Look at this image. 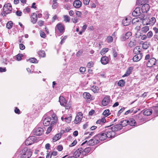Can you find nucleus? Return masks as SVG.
<instances>
[{"mask_svg": "<svg viewBox=\"0 0 158 158\" xmlns=\"http://www.w3.org/2000/svg\"><path fill=\"white\" fill-rule=\"evenodd\" d=\"M156 22V19L154 17H152L151 19H150L149 22H146V23H145V24H146V25H153Z\"/></svg>", "mask_w": 158, "mask_h": 158, "instance_id": "nucleus-27", "label": "nucleus"}, {"mask_svg": "<svg viewBox=\"0 0 158 158\" xmlns=\"http://www.w3.org/2000/svg\"><path fill=\"white\" fill-rule=\"evenodd\" d=\"M149 30V27L148 26H145L143 27L141 29V31L143 33L147 32Z\"/></svg>", "mask_w": 158, "mask_h": 158, "instance_id": "nucleus-39", "label": "nucleus"}, {"mask_svg": "<svg viewBox=\"0 0 158 158\" xmlns=\"http://www.w3.org/2000/svg\"><path fill=\"white\" fill-rule=\"evenodd\" d=\"M83 96L84 98L85 99L89 100H91L92 99L91 95L89 93H84L83 94Z\"/></svg>", "mask_w": 158, "mask_h": 158, "instance_id": "nucleus-26", "label": "nucleus"}, {"mask_svg": "<svg viewBox=\"0 0 158 158\" xmlns=\"http://www.w3.org/2000/svg\"><path fill=\"white\" fill-rule=\"evenodd\" d=\"M145 0H137L136 3L138 5H142L143 4V3L145 2Z\"/></svg>", "mask_w": 158, "mask_h": 158, "instance_id": "nucleus-49", "label": "nucleus"}, {"mask_svg": "<svg viewBox=\"0 0 158 158\" xmlns=\"http://www.w3.org/2000/svg\"><path fill=\"white\" fill-rule=\"evenodd\" d=\"M63 149L62 146L61 145H59L57 146V149L59 151H61Z\"/></svg>", "mask_w": 158, "mask_h": 158, "instance_id": "nucleus-64", "label": "nucleus"}, {"mask_svg": "<svg viewBox=\"0 0 158 158\" xmlns=\"http://www.w3.org/2000/svg\"><path fill=\"white\" fill-rule=\"evenodd\" d=\"M57 0H53L52 7L53 9H56L58 6V4L57 2Z\"/></svg>", "mask_w": 158, "mask_h": 158, "instance_id": "nucleus-33", "label": "nucleus"}, {"mask_svg": "<svg viewBox=\"0 0 158 158\" xmlns=\"http://www.w3.org/2000/svg\"><path fill=\"white\" fill-rule=\"evenodd\" d=\"M100 61L102 64L105 65L108 63L109 59L107 56H104L101 58Z\"/></svg>", "mask_w": 158, "mask_h": 158, "instance_id": "nucleus-19", "label": "nucleus"}, {"mask_svg": "<svg viewBox=\"0 0 158 158\" xmlns=\"http://www.w3.org/2000/svg\"><path fill=\"white\" fill-rule=\"evenodd\" d=\"M44 130L41 127H36L33 131L34 135L38 136L41 135L43 132Z\"/></svg>", "mask_w": 158, "mask_h": 158, "instance_id": "nucleus-6", "label": "nucleus"}, {"mask_svg": "<svg viewBox=\"0 0 158 158\" xmlns=\"http://www.w3.org/2000/svg\"><path fill=\"white\" fill-rule=\"evenodd\" d=\"M106 120L104 118H102L101 119H99L96 122L97 124H102L106 122Z\"/></svg>", "mask_w": 158, "mask_h": 158, "instance_id": "nucleus-37", "label": "nucleus"}, {"mask_svg": "<svg viewBox=\"0 0 158 158\" xmlns=\"http://www.w3.org/2000/svg\"><path fill=\"white\" fill-rule=\"evenodd\" d=\"M31 22L33 23H35L37 21V14L34 13L31 15Z\"/></svg>", "mask_w": 158, "mask_h": 158, "instance_id": "nucleus-17", "label": "nucleus"}, {"mask_svg": "<svg viewBox=\"0 0 158 158\" xmlns=\"http://www.w3.org/2000/svg\"><path fill=\"white\" fill-rule=\"evenodd\" d=\"M110 101L109 97L108 96L105 97L102 100V104L103 106H106L109 103Z\"/></svg>", "mask_w": 158, "mask_h": 158, "instance_id": "nucleus-14", "label": "nucleus"}, {"mask_svg": "<svg viewBox=\"0 0 158 158\" xmlns=\"http://www.w3.org/2000/svg\"><path fill=\"white\" fill-rule=\"evenodd\" d=\"M72 119V115L71 114H69L68 117L64 118L65 121L68 123H70Z\"/></svg>", "mask_w": 158, "mask_h": 158, "instance_id": "nucleus-34", "label": "nucleus"}, {"mask_svg": "<svg viewBox=\"0 0 158 158\" xmlns=\"http://www.w3.org/2000/svg\"><path fill=\"white\" fill-rule=\"evenodd\" d=\"M91 148L90 147H87L85 148H82V155H83V156L86 155L89 152Z\"/></svg>", "mask_w": 158, "mask_h": 158, "instance_id": "nucleus-24", "label": "nucleus"}, {"mask_svg": "<svg viewBox=\"0 0 158 158\" xmlns=\"http://www.w3.org/2000/svg\"><path fill=\"white\" fill-rule=\"evenodd\" d=\"M94 65V63L92 61H90L87 64V67L89 68H90L91 67H92Z\"/></svg>", "mask_w": 158, "mask_h": 158, "instance_id": "nucleus-56", "label": "nucleus"}, {"mask_svg": "<svg viewBox=\"0 0 158 158\" xmlns=\"http://www.w3.org/2000/svg\"><path fill=\"white\" fill-rule=\"evenodd\" d=\"M106 40L108 43L112 42L113 40V37L110 36H107L106 38Z\"/></svg>", "mask_w": 158, "mask_h": 158, "instance_id": "nucleus-50", "label": "nucleus"}, {"mask_svg": "<svg viewBox=\"0 0 158 158\" xmlns=\"http://www.w3.org/2000/svg\"><path fill=\"white\" fill-rule=\"evenodd\" d=\"M105 133L106 137L108 138H114L115 135V132L113 131L110 127L106 129Z\"/></svg>", "mask_w": 158, "mask_h": 158, "instance_id": "nucleus-3", "label": "nucleus"}, {"mask_svg": "<svg viewBox=\"0 0 158 158\" xmlns=\"http://www.w3.org/2000/svg\"><path fill=\"white\" fill-rule=\"evenodd\" d=\"M149 19L147 17H146L145 18L144 17L143 20V24H144L145 25H146V24H145V23H146V22H149Z\"/></svg>", "mask_w": 158, "mask_h": 158, "instance_id": "nucleus-54", "label": "nucleus"}, {"mask_svg": "<svg viewBox=\"0 0 158 158\" xmlns=\"http://www.w3.org/2000/svg\"><path fill=\"white\" fill-rule=\"evenodd\" d=\"M87 144L89 145H94V140H93V139L89 140L87 142Z\"/></svg>", "mask_w": 158, "mask_h": 158, "instance_id": "nucleus-55", "label": "nucleus"}, {"mask_svg": "<svg viewBox=\"0 0 158 158\" xmlns=\"http://www.w3.org/2000/svg\"><path fill=\"white\" fill-rule=\"evenodd\" d=\"M12 10L11 5L10 3L5 4L3 7V11L1 13L3 16H6V15L10 14Z\"/></svg>", "mask_w": 158, "mask_h": 158, "instance_id": "nucleus-1", "label": "nucleus"}, {"mask_svg": "<svg viewBox=\"0 0 158 158\" xmlns=\"http://www.w3.org/2000/svg\"><path fill=\"white\" fill-rule=\"evenodd\" d=\"M156 63V59L154 58H153L149 60L147 64V65L148 67H151L154 65Z\"/></svg>", "mask_w": 158, "mask_h": 158, "instance_id": "nucleus-8", "label": "nucleus"}, {"mask_svg": "<svg viewBox=\"0 0 158 158\" xmlns=\"http://www.w3.org/2000/svg\"><path fill=\"white\" fill-rule=\"evenodd\" d=\"M91 90L94 93H97L99 91L98 87L96 86H93L91 88Z\"/></svg>", "mask_w": 158, "mask_h": 158, "instance_id": "nucleus-40", "label": "nucleus"}, {"mask_svg": "<svg viewBox=\"0 0 158 158\" xmlns=\"http://www.w3.org/2000/svg\"><path fill=\"white\" fill-rule=\"evenodd\" d=\"M113 55L114 58L117 57V53L114 49H113Z\"/></svg>", "mask_w": 158, "mask_h": 158, "instance_id": "nucleus-59", "label": "nucleus"}, {"mask_svg": "<svg viewBox=\"0 0 158 158\" xmlns=\"http://www.w3.org/2000/svg\"><path fill=\"white\" fill-rule=\"evenodd\" d=\"M51 119L50 117H47L45 118L43 121V124L44 126H48L50 123Z\"/></svg>", "mask_w": 158, "mask_h": 158, "instance_id": "nucleus-15", "label": "nucleus"}, {"mask_svg": "<svg viewBox=\"0 0 158 158\" xmlns=\"http://www.w3.org/2000/svg\"><path fill=\"white\" fill-rule=\"evenodd\" d=\"M147 38H150L153 35L152 32L151 31H149L146 34Z\"/></svg>", "mask_w": 158, "mask_h": 158, "instance_id": "nucleus-47", "label": "nucleus"}, {"mask_svg": "<svg viewBox=\"0 0 158 158\" xmlns=\"http://www.w3.org/2000/svg\"><path fill=\"white\" fill-rule=\"evenodd\" d=\"M132 69L131 67H130L129 69H128L127 70L126 73L122 76L123 77H124L129 75L131 72Z\"/></svg>", "mask_w": 158, "mask_h": 158, "instance_id": "nucleus-36", "label": "nucleus"}, {"mask_svg": "<svg viewBox=\"0 0 158 158\" xmlns=\"http://www.w3.org/2000/svg\"><path fill=\"white\" fill-rule=\"evenodd\" d=\"M149 44H147V43L144 42L142 45V47L143 49H147L149 47Z\"/></svg>", "mask_w": 158, "mask_h": 158, "instance_id": "nucleus-53", "label": "nucleus"}, {"mask_svg": "<svg viewBox=\"0 0 158 158\" xmlns=\"http://www.w3.org/2000/svg\"><path fill=\"white\" fill-rule=\"evenodd\" d=\"M139 18H138L137 17L133 19L132 22L133 24H135L138 23H139L140 21L139 19Z\"/></svg>", "mask_w": 158, "mask_h": 158, "instance_id": "nucleus-42", "label": "nucleus"}, {"mask_svg": "<svg viewBox=\"0 0 158 158\" xmlns=\"http://www.w3.org/2000/svg\"><path fill=\"white\" fill-rule=\"evenodd\" d=\"M52 118L53 120L55 121L57 120V117L56 114H54L52 115Z\"/></svg>", "mask_w": 158, "mask_h": 158, "instance_id": "nucleus-61", "label": "nucleus"}, {"mask_svg": "<svg viewBox=\"0 0 158 158\" xmlns=\"http://www.w3.org/2000/svg\"><path fill=\"white\" fill-rule=\"evenodd\" d=\"M136 41L135 39H130V41L128 44V46L130 48L133 47L136 45Z\"/></svg>", "mask_w": 158, "mask_h": 158, "instance_id": "nucleus-16", "label": "nucleus"}, {"mask_svg": "<svg viewBox=\"0 0 158 158\" xmlns=\"http://www.w3.org/2000/svg\"><path fill=\"white\" fill-rule=\"evenodd\" d=\"M64 20L66 22H69L70 20V18L69 16L67 15H65L64 16Z\"/></svg>", "mask_w": 158, "mask_h": 158, "instance_id": "nucleus-46", "label": "nucleus"}, {"mask_svg": "<svg viewBox=\"0 0 158 158\" xmlns=\"http://www.w3.org/2000/svg\"><path fill=\"white\" fill-rule=\"evenodd\" d=\"M150 7L148 4H144L141 7V10L143 13H147L149 10Z\"/></svg>", "mask_w": 158, "mask_h": 158, "instance_id": "nucleus-10", "label": "nucleus"}, {"mask_svg": "<svg viewBox=\"0 0 158 158\" xmlns=\"http://www.w3.org/2000/svg\"><path fill=\"white\" fill-rule=\"evenodd\" d=\"M36 137L35 136H31L29 137L25 141V144L27 145L31 144L36 141Z\"/></svg>", "mask_w": 158, "mask_h": 158, "instance_id": "nucleus-4", "label": "nucleus"}, {"mask_svg": "<svg viewBox=\"0 0 158 158\" xmlns=\"http://www.w3.org/2000/svg\"><path fill=\"white\" fill-rule=\"evenodd\" d=\"M110 114L109 113V110H106L103 113V115L106 117H107Z\"/></svg>", "mask_w": 158, "mask_h": 158, "instance_id": "nucleus-48", "label": "nucleus"}, {"mask_svg": "<svg viewBox=\"0 0 158 158\" xmlns=\"http://www.w3.org/2000/svg\"><path fill=\"white\" fill-rule=\"evenodd\" d=\"M82 148H79L74 153V156L76 158L78 157L79 158H81L83 157V155H82V152H81Z\"/></svg>", "mask_w": 158, "mask_h": 158, "instance_id": "nucleus-7", "label": "nucleus"}, {"mask_svg": "<svg viewBox=\"0 0 158 158\" xmlns=\"http://www.w3.org/2000/svg\"><path fill=\"white\" fill-rule=\"evenodd\" d=\"M56 31L58 30L60 33H63L64 31V26L60 23L58 24L55 28Z\"/></svg>", "mask_w": 158, "mask_h": 158, "instance_id": "nucleus-9", "label": "nucleus"}, {"mask_svg": "<svg viewBox=\"0 0 158 158\" xmlns=\"http://www.w3.org/2000/svg\"><path fill=\"white\" fill-rule=\"evenodd\" d=\"M119 125L121 126V128L122 127H125L128 124V121L127 120H124L122 121H121Z\"/></svg>", "mask_w": 158, "mask_h": 158, "instance_id": "nucleus-32", "label": "nucleus"}, {"mask_svg": "<svg viewBox=\"0 0 158 158\" xmlns=\"http://www.w3.org/2000/svg\"><path fill=\"white\" fill-rule=\"evenodd\" d=\"M131 33L130 32H128L124 35L122 36L121 38V40L123 41H125L127 39H128L129 37L131 35Z\"/></svg>", "mask_w": 158, "mask_h": 158, "instance_id": "nucleus-18", "label": "nucleus"}, {"mask_svg": "<svg viewBox=\"0 0 158 158\" xmlns=\"http://www.w3.org/2000/svg\"><path fill=\"white\" fill-rule=\"evenodd\" d=\"M80 72L83 73L85 71V68L84 67H81L79 69Z\"/></svg>", "mask_w": 158, "mask_h": 158, "instance_id": "nucleus-62", "label": "nucleus"}, {"mask_svg": "<svg viewBox=\"0 0 158 158\" xmlns=\"http://www.w3.org/2000/svg\"><path fill=\"white\" fill-rule=\"evenodd\" d=\"M39 55L42 57H44L45 56L46 54L44 51L40 50L39 52Z\"/></svg>", "mask_w": 158, "mask_h": 158, "instance_id": "nucleus-43", "label": "nucleus"}, {"mask_svg": "<svg viewBox=\"0 0 158 158\" xmlns=\"http://www.w3.org/2000/svg\"><path fill=\"white\" fill-rule=\"evenodd\" d=\"M94 142V145L97 144L99 143L100 140L97 135H95L93 138Z\"/></svg>", "mask_w": 158, "mask_h": 158, "instance_id": "nucleus-38", "label": "nucleus"}, {"mask_svg": "<svg viewBox=\"0 0 158 158\" xmlns=\"http://www.w3.org/2000/svg\"><path fill=\"white\" fill-rule=\"evenodd\" d=\"M97 135L98 136L100 140H104L107 138L105 133H100Z\"/></svg>", "mask_w": 158, "mask_h": 158, "instance_id": "nucleus-21", "label": "nucleus"}, {"mask_svg": "<svg viewBox=\"0 0 158 158\" xmlns=\"http://www.w3.org/2000/svg\"><path fill=\"white\" fill-rule=\"evenodd\" d=\"M143 55L142 53H139L135 55L133 58L134 62H137L140 60L142 58Z\"/></svg>", "mask_w": 158, "mask_h": 158, "instance_id": "nucleus-13", "label": "nucleus"}, {"mask_svg": "<svg viewBox=\"0 0 158 158\" xmlns=\"http://www.w3.org/2000/svg\"><path fill=\"white\" fill-rule=\"evenodd\" d=\"M125 82L123 80H121L119 81L118 82V85L120 87H123L125 85Z\"/></svg>", "mask_w": 158, "mask_h": 158, "instance_id": "nucleus-45", "label": "nucleus"}, {"mask_svg": "<svg viewBox=\"0 0 158 158\" xmlns=\"http://www.w3.org/2000/svg\"><path fill=\"white\" fill-rule=\"evenodd\" d=\"M59 101L60 102V104L62 106L65 105L66 103L67 102L65 99L62 96H60L59 97Z\"/></svg>", "mask_w": 158, "mask_h": 158, "instance_id": "nucleus-20", "label": "nucleus"}, {"mask_svg": "<svg viewBox=\"0 0 158 158\" xmlns=\"http://www.w3.org/2000/svg\"><path fill=\"white\" fill-rule=\"evenodd\" d=\"M71 20L74 23H76L78 22V19L77 17L72 18Z\"/></svg>", "mask_w": 158, "mask_h": 158, "instance_id": "nucleus-60", "label": "nucleus"}, {"mask_svg": "<svg viewBox=\"0 0 158 158\" xmlns=\"http://www.w3.org/2000/svg\"><path fill=\"white\" fill-rule=\"evenodd\" d=\"M152 109H148L145 110L143 112V113L144 115L146 116H149L152 114Z\"/></svg>", "mask_w": 158, "mask_h": 158, "instance_id": "nucleus-28", "label": "nucleus"}, {"mask_svg": "<svg viewBox=\"0 0 158 158\" xmlns=\"http://www.w3.org/2000/svg\"><path fill=\"white\" fill-rule=\"evenodd\" d=\"M141 49L140 47L139 46H137L135 47L133 50V52L135 54H139L140 53V52H141Z\"/></svg>", "mask_w": 158, "mask_h": 158, "instance_id": "nucleus-30", "label": "nucleus"}, {"mask_svg": "<svg viewBox=\"0 0 158 158\" xmlns=\"http://www.w3.org/2000/svg\"><path fill=\"white\" fill-rule=\"evenodd\" d=\"M110 128H111V130L114 132L122 129L121 126L119 124L115 125Z\"/></svg>", "mask_w": 158, "mask_h": 158, "instance_id": "nucleus-22", "label": "nucleus"}, {"mask_svg": "<svg viewBox=\"0 0 158 158\" xmlns=\"http://www.w3.org/2000/svg\"><path fill=\"white\" fill-rule=\"evenodd\" d=\"M23 55L22 54H19L16 56V60L18 61H19L21 60L22 57Z\"/></svg>", "mask_w": 158, "mask_h": 158, "instance_id": "nucleus-51", "label": "nucleus"}, {"mask_svg": "<svg viewBox=\"0 0 158 158\" xmlns=\"http://www.w3.org/2000/svg\"><path fill=\"white\" fill-rule=\"evenodd\" d=\"M83 118V114L81 112H78L76 115L74 123L75 124H77L81 122Z\"/></svg>", "mask_w": 158, "mask_h": 158, "instance_id": "nucleus-5", "label": "nucleus"}, {"mask_svg": "<svg viewBox=\"0 0 158 158\" xmlns=\"http://www.w3.org/2000/svg\"><path fill=\"white\" fill-rule=\"evenodd\" d=\"M139 34L138 32L135 33V36L136 38L140 37L141 40H145L147 38L146 35H141L140 34Z\"/></svg>", "mask_w": 158, "mask_h": 158, "instance_id": "nucleus-25", "label": "nucleus"}, {"mask_svg": "<svg viewBox=\"0 0 158 158\" xmlns=\"http://www.w3.org/2000/svg\"><path fill=\"white\" fill-rule=\"evenodd\" d=\"M109 50V48H103L100 52L101 55H103L106 53Z\"/></svg>", "mask_w": 158, "mask_h": 158, "instance_id": "nucleus-41", "label": "nucleus"}, {"mask_svg": "<svg viewBox=\"0 0 158 158\" xmlns=\"http://www.w3.org/2000/svg\"><path fill=\"white\" fill-rule=\"evenodd\" d=\"M141 13L140 8V7H137L135 8L132 13L133 16H138Z\"/></svg>", "mask_w": 158, "mask_h": 158, "instance_id": "nucleus-11", "label": "nucleus"}, {"mask_svg": "<svg viewBox=\"0 0 158 158\" xmlns=\"http://www.w3.org/2000/svg\"><path fill=\"white\" fill-rule=\"evenodd\" d=\"M30 62L32 63H37L38 61L37 59L35 58H31L29 60Z\"/></svg>", "mask_w": 158, "mask_h": 158, "instance_id": "nucleus-52", "label": "nucleus"}, {"mask_svg": "<svg viewBox=\"0 0 158 158\" xmlns=\"http://www.w3.org/2000/svg\"><path fill=\"white\" fill-rule=\"evenodd\" d=\"M128 121V124H129L131 126H135L136 124V122L135 120L132 118L130 119Z\"/></svg>", "mask_w": 158, "mask_h": 158, "instance_id": "nucleus-31", "label": "nucleus"}, {"mask_svg": "<svg viewBox=\"0 0 158 158\" xmlns=\"http://www.w3.org/2000/svg\"><path fill=\"white\" fill-rule=\"evenodd\" d=\"M131 22V20L130 19H128L126 17L123 19L122 21V23L124 26H127Z\"/></svg>", "mask_w": 158, "mask_h": 158, "instance_id": "nucleus-23", "label": "nucleus"}, {"mask_svg": "<svg viewBox=\"0 0 158 158\" xmlns=\"http://www.w3.org/2000/svg\"><path fill=\"white\" fill-rule=\"evenodd\" d=\"M81 2L79 0H76L73 2V6L76 8H80L82 5Z\"/></svg>", "mask_w": 158, "mask_h": 158, "instance_id": "nucleus-12", "label": "nucleus"}, {"mask_svg": "<svg viewBox=\"0 0 158 158\" xmlns=\"http://www.w3.org/2000/svg\"><path fill=\"white\" fill-rule=\"evenodd\" d=\"M139 16V17L137 18L139 19L140 21L142 20H143L145 17V15L144 14H140V15Z\"/></svg>", "mask_w": 158, "mask_h": 158, "instance_id": "nucleus-57", "label": "nucleus"}, {"mask_svg": "<svg viewBox=\"0 0 158 158\" xmlns=\"http://www.w3.org/2000/svg\"><path fill=\"white\" fill-rule=\"evenodd\" d=\"M21 154L23 157L29 158L32 155V152L30 149L25 148L22 150Z\"/></svg>", "mask_w": 158, "mask_h": 158, "instance_id": "nucleus-2", "label": "nucleus"}, {"mask_svg": "<svg viewBox=\"0 0 158 158\" xmlns=\"http://www.w3.org/2000/svg\"><path fill=\"white\" fill-rule=\"evenodd\" d=\"M13 23L11 21H10L8 22L6 25V27L8 29H10L12 27Z\"/></svg>", "mask_w": 158, "mask_h": 158, "instance_id": "nucleus-44", "label": "nucleus"}, {"mask_svg": "<svg viewBox=\"0 0 158 158\" xmlns=\"http://www.w3.org/2000/svg\"><path fill=\"white\" fill-rule=\"evenodd\" d=\"M72 105V102L71 101H69L68 102H67L66 103L65 105L64 106H63L65 107L66 109L68 110L70 108Z\"/></svg>", "mask_w": 158, "mask_h": 158, "instance_id": "nucleus-35", "label": "nucleus"}, {"mask_svg": "<svg viewBox=\"0 0 158 158\" xmlns=\"http://www.w3.org/2000/svg\"><path fill=\"white\" fill-rule=\"evenodd\" d=\"M82 15L81 12L80 11H77L76 12V15L79 18H81Z\"/></svg>", "mask_w": 158, "mask_h": 158, "instance_id": "nucleus-58", "label": "nucleus"}, {"mask_svg": "<svg viewBox=\"0 0 158 158\" xmlns=\"http://www.w3.org/2000/svg\"><path fill=\"white\" fill-rule=\"evenodd\" d=\"M62 134L59 133L56 134L52 138V140L53 142H56L59 139H60L61 136Z\"/></svg>", "mask_w": 158, "mask_h": 158, "instance_id": "nucleus-29", "label": "nucleus"}, {"mask_svg": "<svg viewBox=\"0 0 158 158\" xmlns=\"http://www.w3.org/2000/svg\"><path fill=\"white\" fill-rule=\"evenodd\" d=\"M77 142L76 140H74L73 142L69 145V146L70 147L74 146L77 144Z\"/></svg>", "mask_w": 158, "mask_h": 158, "instance_id": "nucleus-63", "label": "nucleus"}]
</instances>
